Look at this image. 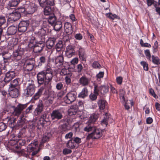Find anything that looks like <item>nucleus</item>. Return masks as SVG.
Instances as JSON below:
<instances>
[{"instance_id":"1","label":"nucleus","mask_w":160,"mask_h":160,"mask_svg":"<svg viewBox=\"0 0 160 160\" xmlns=\"http://www.w3.org/2000/svg\"><path fill=\"white\" fill-rule=\"evenodd\" d=\"M53 71L51 68L48 66L45 69L39 72L37 75L38 82L39 85L43 84L44 83L46 87L51 83L53 77Z\"/></svg>"},{"instance_id":"2","label":"nucleus","mask_w":160,"mask_h":160,"mask_svg":"<svg viewBox=\"0 0 160 160\" xmlns=\"http://www.w3.org/2000/svg\"><path fill=\"white\" fill-rule=\"evenodd\" d=\"M50 118L49 115L47 113H44L41 116L38 121L37 127L40 129L42 128L44 125H47V123H49Z\"/></svg>"},{"instance_id":"3","label":"nucleus","mask_w":160,"mask_h":160,"mask_svg":"<svg viewBox=\"0 0 160 160\" xmlns=\"http://www.w3.org/2000/svg\"><path fill=\"white\" fill-rule=\"evenodd\" d=\"M102 135V130L95 127L92 132L87 136L86 139L87 140H89L91 139H97L101 137Z\"/></svg>"},{"instance_id":"4","label":"nucleus","mask_w":160,"mask_h":160,"mask_svg":"<svg viewBox=\"0 0 160 160\" xmlns=\"http://www.w3.org/2000/svg\"><path fill=\"white\" fill-rule=\"evenodd\" d=\"M77 93L75 92L71 91L68 93L64 98L66 103L69 104L73 102L76 99Z\"/></svg>"},{"instance_id":"5","label":"nucleus","mask_w":160,"mask_h":160,"mask_svg":"<svg viewBox=\"0 0 160 160\" xmlns=\"http://www.w3.org/2000/svg\"><path fill=\"white\" fill-rule=\"evenodd\" d=\"M30 23L29 20H22L18 25V29L19 32H24L27 30Z\"/></svg>"},{"instance_id":"6","label":"nucleus","mask_w":160,"mask_h":160,"mask_svg":"<svg viewBox=\"0 0 160 160\" xmlns=\"http://www.w3.org/2000/svg\"><path fill=\"white\" fill-rule=\"evenodd\" d=\"M71 128V126L69 122L67 120L58 128V132L60 134H64Z\"/></svg>"},{"instance_id":"7","label":"nucleus","mask_w":160,"mask_h":160,"mask_svg":"<svg viewBox=\"0 0 160 160\" xmlns=\"http://www.w3.org/2000/svg\"><path fill=\"white\" fill-rule=\"evenodd\" d=\"M36 87L33 83H28L26 88L24 90V95L27 97H31L33 94Z\"/></svg>"},{"instance_id":"8","label":"nucleus","mask_w":160,"mask_h":160,"mask_svg":"<svg viewBox=\"0 0 160 160\" xmlns=\"http://www.w3.org/2000/svg\"><path fill=\"white\" fill-rule=\"evenodd\" d=\"M109 90L108 86H98L97 85H94V92L97 94H99V93L101 94H104L108 92Z\"/></svg>"},{"instance_id":"9","label":"nucleus","mask_w":160,"mask_h":160,"mask_svg":"<svg viewBox=\"0 0 160 160\" xmlns=\"http://www.w3.org/2000/svg\"><path fill=\"white\" fill-rule=\"evenodd\" d=\"M13 11L11 12L10 11H8V19L9 21L14 22L18 20L21 17L20 14L17 12L15 10H12Z\"/></svg>"},{"instance_id":"10","label":"nucleus","mask_w":160,"mask_h":160,"mask_svg":"<svg viewBox=\"0 0 160 160\" xmlns=\"http://www.w3.org/2000/svg\"><path fill=\"white\" fill-rule=\"evenodd\" d=\"M45 40L44 38L42 39V41L37 43L34 46L33 48V51L35 53L41 52L43 48L45 47L44 42Z\"/></svg>"},{"instance_id":"11","label":"nucleus","mask_w":160,"mask_h":160,"mask_svg":"<svg viewBox=\"0 0 160 160\" xmlns=\"http://www.w3.org/2000/svg\"><path fill=\"white\" fill-rule=\"evenodd\" d=\"M35 63L34 60L32 59L26 61L23 65V68L25 71H32Z\"/></svg>"},{"instance_id":"12","label":"nucleus","mask_w":160,"mask_h":160,"mask_svg":"<svg viewBox=\"0 0 160 160\" xmlns=\"http://www.w3.org/2000/svg\"><path fill=\"white\" fill-rule=\"evenodd\" d=\"M28 104V103L24 104L21 103L19 104L14 108L13 112L14 114L17 116L20 115L23 110L27 107Z\"/></svg>"},{"instance_id":"13","label":"nucleus","mask_w":160,"mask_h":160,"mask_svg":"<svg viewBox=\"0 0 160 160\" xmlns=\"http://www.w3.org/2000/svg\"><path fill=\"white\" fill-rule=\"evenodd\" d=\"M75 51L74 50V46L72 45H69L66 47V56L70 58L75 55Z\"/></svg>"},{"instance_id":"14","label":"nucleus","mask_w":160,"mask_h":160,"mask_svg":"<svg viewBox=\"0 0 160 160\" xmlns=\"http://www.w3.org/2000/svg\"><path fill=\"white\" fill-rule=\"evenodd\" d=\"M58 56L55 57L53 61L57 67L62 66L64 63V57L62 54H58Z\"/></svg>"},{"instance_id":"15","label":"nucleus","mask_w":160,"mask_h":160,"mask_svg":"<svg viewBox=\"0 0 160 160\" xmlns=\"http://www.w3.org/2000/svg\"><path fill=\"white\" fill-rule=\"evenodd\" d=\"M51 117L52 120L57 121L61 119L62 118V115L59 110H55L52 111Z\"/></svg>"},{"instance_id":"16","label":"nucleus","mask_w":160,"mask_h":160,"mask_svg":"<svg viewBox=\"0 0 160 160\" xmlns=\"http://www.w3.org/2000/svg\"><path fill=\"white\" fill-rule=\"evenodd\" d=\"M40 6L42 8L48 6H54L55 4V0H38Z\"/></svg>"},{"instance_id":"17","label":"nucleus","mask_w":160,"mask_h":160,"mask_svg":"<svg viewBox=\"0 0 160 160\" xmlns=\"http://www.w3.org/2000/svg\"><path fill=\"white\" fill-rule=\"evenodd\" d=\"M51 83L48 85L47 87H46V89H45L44 93V95L45 97H47V98H49L54 97V92L53 91H50L52 88Z\"/></svg>"},{"instance_id":"18","label":"nucleus","mask_w":160,"mask_h":160,"mask_svg":"<svg viewBox=\"0 0 160 160\" xmlns=\"http://www.w3.org/2000/svg\"><path fill=\"white\" fill-rule=\"evenodd\" d=\"M64 48V46L62 41L59 40L56 43L55 48L56 49L57 53L58 54H62L63 52V49Z\"/></svg>"},{"instance_id":"19","label":"nucleus","mask_w":160,"mask_h":160,"mask_svg":"<svg viewBox=\"0 0 160 160\" xmlns=\"http://www.w3.org/2000/svg\"><path fill=\"white\" fill-rule=\"evenodd\" d=\"M48 62L47 57L43 56H40L38 60L36 67H41L42 65H46Z\"/></svg>"},{"instance_id":"20","label":"nucleus","mask_w":160,"mask_h":160,"mask_svg":"<svg viewBox=\"0 0 160 160\" xmlns=\"http://www.w3.org/2000/svg\"><path fill=\"white\" fill-rule=\"evenodd\" d=\"M20 0H10L8 4L7 8L8 11L14 10L20 2Z\"/></svg>"},{"instance_id":"21","label":"nucleus","mask_w":160,"mask_h":160,"mask_svg":"<svg viewBox=\"0 0 160 160\" xmlns=\"http://www.w3.org/2000/svg\"><path fill=\"white\" fill-rule=\"evenodd\" d=\"M44 108V105L42 100H39L37 104V107L36 108L34 114L35 116L40 115L43 111Z\"/></svg>"},{"instance_id":"22","label":"nucleus","mask_w":160,"mask_h":160,"mask_svg":"<svg viewBox=\"0 0 160 160\" xmlns=\"http://www.w3.org/2000/svg\"><path fill=\"white\" fill-rule=\"evenodd\" d=\"M16 73L14 71H9L5 74L4 81L6 82H8L15 78Z\"/></svg>"},{"instance_id":"23","label":"nucleus","mask_w":160,"mask_h":160,"mask_svg":"<svg viewBox=\"0 0 160 160\" xmlns=\"http://www.w3.org/2000/svg\"><path fill=\"white\" fill-rule=\"evenodd\" d=\"M57 38L55 37H51L48 38L46 41L47 48L49 49H51L54 46Z\"/></svg>"},{"instance_id":"24","label":"nucleus","mask_w":160,"mask_h":160,"mask_svg":"<svg viewBox=\"0 0 160 160\" xmlns=\"http://www.w3.org/2000/svg\"><path fill=\"white\" fill-rule=\"evenodd\" d=\"M9 90L10 91L9 93L10 96L12 98H16L19 95V90L17 88L10 87Z\"/></svg>"},{"instance_id":"25","label":"nucleus","mask_w":160,"mask_h":160,"mask_svg":"<svg viewBox=\"0 0 160 160\" xmlns=\"http://www.w3.org/2000/svg\"><path fill=\"white\" fill-rule=\"evenodd\" d=\"M18 28L17 26L12 25L9 26L8 28L7 33L8 36L15 35L17 32Z\"/></svg>"},{"instance_id":"26","label":"nucleus","mask_w":160,"mask_h":160,"mask_svg":"<svg viewBox=\"0 0 160 160\" xmlns=\"http://www.w3.org/2000/svg\"><path fill=\"white\" fill-rule=\"evenodd\" d=\"M23 54V49L22 48H18L14 51L12 54L11 56L14 58H17V59H20L21 58V56Z\"/></svg>"},{"instance_id":"27","label":"nucleus","mask_w":160,"mask_h":160,"mask_svg":"<svg viewBox=\"0 0 160 160\" xmlns=\"http://www.w3.org/2000/svg\"><path fill=\"white\" fill-rule=\"evenodd\" d=\"M78 56L79 59L81 61L86 62L87 56L84 49L80 47L78 50Z\"/></svg>"},{"instance_id":"28","label":"nucleus","mask_w":160,"mask_h":160,"mask_svg":"<svg viewBox=\"0 0 160 160\" xmlns=\"http://www.w3.org/2000/svg\"><path fill=\"white\" fill-rule=\"evenodd\" d=\"M44 87L42 86L38 89V92L34 95L32 97V99L34 100L38 99L40 96L44 92Z\"/></svg>"},{"instance_id":"29","label":"nucleus","mask_w":160,"mask_h":160,"mask_svg":"<svg viewBox=\"0 0 160 160\" xmlns=\"http://www.w3.org/2000/svg\"><path fill=\"white\" fill-rule=\"evenodd\" d=\"M18 40L16 38H13L11 39L9 42L8 47L9 49L11 50L14 49L18 46Z\"/></svg>"},{"instance_id":"30","label":"nucleus","mask_w":160,"mask_h":160,"mask_svg":"<svg viewBox=\"0 0 160 160\" xmlns=\"http://www.w3.org/2000/svg\"><path fill=\"white\" fill-rule=\"evenodd\" d=\"M24 118H20L17 122V129H18L19 128H24L26 129L27 128L25 122L24 121Z\"/></svg>"},{"instance_id":"31","label":"nucleus","mask_w":160,"mask_h":160,"mask_svg":"<svg viewBox=\"0 0 160 160\" xmlns=\"http://www.w3.org/2000/svg\"><path fill=\"white\" fill-rule=\"evenodd\" d=\"M26 10L27 14H32L36 10L35 5L32 3L29 4L28 6L25 5Z\"/></svg>"},{"instance_id":"32","label":"nucleus","mask_w":160,"mask_h":160,"mask_svg":"<svg viewBox=\"0 0 160 160\" xmlns=\"http://www.w3.org/2000/svg\"><path fill=\"white\" fill-rule=\"evenodd\" d=\"M147 3L148 7L151 6L152 5H153L155 8V11L157 13L158 12L160 11V8L159 7H157V2L155 1V0H147Z\"/></svg>"},{"instance_id":"33","label":"nucleus","mask_w":160,"mask_h":160,"mask_svg":"<svg viewBox=\"0 0 160 160\" xmlns=\"http://www.w3.org/2000/svg\"><path fill=\"white\" fill-rule=\"evenodd\" d=\"M64 28L66 33L69 34L72 32V27L71 24L69 22H66L64 23Z\"/></svg>"},{"instance_id":"34","label":"nucleus","mask_w":160,"mask_h":160,"mask_svg":"<svg viewBox=\"0 0 160 160\" xmlns=\"http://www.w3.org/2000/svg\"><path fill=\"white\" fill-rule=\"evenodd\" d=\"M99 115L98 113H95L92 114L88 120L89 123H94L98 120L99 118Z\"/></svg>"},{"instance_id":"35","label":"nucleus","mask_w":160,"mask_h":160,"mask_svg":"<svg viewBox=\"0 0 160 160\" xmlns=\"http://www.w3.org/2000/svg\"><path fill=\"white\" fill-rule=\"evenodd\" d=\"M98 104L99 108L101 110H103L105 109V106L108 104V103L105 100L100 99L98 101Z\"/></svg>"},{"instance_id":"36","label":"nucleus","mask_w":160,"mask_h":160,"mask_svg":"<svg viewBox=\"0 0 160 160\" xmlns=\"http://www.w3.org/2000/svg\"><path fill=\"white\" fill-rule=\"evenodd\" d=\"M47 19L48 22L52 26L56 22L57 18L54 14H51L48 16Z\"/></svg>"},{"instance_id":"37","label":"nucleus","mask_w":160,"mask_h":160,"mask_svg":"<svg viewBox=\"0 0 160 160\" xmlns=\"http://www.w3.org/2000/svg\"><path fill=\"white\" fill-rule=\"evenodd\" d=\"M12 138L8 141V145L10 146H13L14 148H15V146L18 144V139L16 136L14 135H12Z\"/></svg>"},{"instance_id":"38","label":"nucleus","mask_w":160,"mask_h":160,"mask_svg":"<svg viewBox=\"0 0 160 160\" xmlns=\"http://www.w3.org/2000/svg\"><path fill=\"white\" fill-rule=\"evenodd\" d=\"M48 31L46 28H44V29L42 28H41L39 29L38 31V35L40 37H41V40L45 38L44 36L46 35V32Z\"/></svg>"},{"instance_id":"39","label":"nucleus","mask_w":160,"mask_h":160,"mask_svg":"<svg viewBox=\"0 0 160 160\" xmlns=\"http://www.w3.org/2000/svg\"><path fill=\"white\" fill-rule=\"evenodd\" d=\"M89 80L88 78L85 76H82L79 79V82L83 86L88 85Z\"/></svg>"},{"instance_id":"40","label":"nucleus","mask_w":160,"mask_h":160,"mask_svg":"<svg viewBox=\"0 0 160 160\" xmlns=\"http://www.w3.org/2000/svg\"><path fill=\"white\" fill-rule=\"evenodd\" d=\"M37 43V40L33 36H31L29 41L28 45V47L30 48H32Z\"/></svg>"},{"instance_id":"41","label":"nucleus","mask_w":160,"mask_h":160,"mask_svg":"<svg viewBox=\"0 0 160 160\" xmlns=\"http://www.w3.org/2000/svg\"><path fill=\"white\" fill-rule=\"evenodd\" d=\"M26 143V141L23 139H18V144L15 146L16 149H20L21 147L24 145Z\"/></svg>"},{"instance_id":"42","label":"nucleus","mask_w":160,"mask_h":160,"mask_svg":"<svg viewBox=\"0 0 160 160\" xmlns=\"http://www.w3.org/2000/svg\"><path fill=\"white\" fill-rule=\"evenodd\" d=\"M88 90L87 88H84L81 92L78 94V97L82 98H84L88 95Z\"/></svg>"},{"instance_id":"43","label":"nucleus","mask_w":160,"mask_h":160,"mask_svg":"<svg viewBox=\"0 0 160 160\" xmlns=\"http://www.w3.org/2000/svg\"><path fill=\"white\" fill-rule=\"evenodd\" d=\"M38 142L37 141H35L31 142L27 147V150H30V152L33 151L36 148V147L38 146Z\"/></svg>"},{"instance_id":"44","label":"nucleus","mask_w":160,"mask_h":160,"mask_svg":"<svg viewBox=\"0 0 160 160\" xmlns=\"http://www.w3.org/2000/svg\"><path fill=\"white\" fill-rule=\"evenodd\" d=\"M109 118V115L108 113H106L103 118L101 121V124L102 126H105L107 127L108 124V120Z\"/></svg>"},{"instance_id":"45","label":"nucleus","mask_w":160,"mask_h":160,"mask_svg":"<svg viewBox=\"0 0 160 160\" xmlns=\"http://www.w3.org/2000/svg\"><path fill=\"white\" fill-rule=\"evenodd\" d=\"M16 118H13L11 119L9 121V126L12 129H17V124L16 122Z\"/></svg>"},{"instance_id":"46","label":"nucleus","mask_w":160,"mask_h":160,"mask_svg":"<svg viewBox=\"0 0 160 160\" xmlns=\"http://www.w3.org/2000/svg\"><path fill=\"white\" fill-rule=\"evenodd\" d=\"M76 145V144L74 142L72 139L69 140L67 143V147L71 149L74 148Z\"/></svg>"},{"instance_id":"47","label":"nucleus","mask_w":160,"mask_h":160,"mask_svg":"<svg viewBox=\"0 0 160 160\" xmlns=\"http://www.w3.org/2000/svg\"><path fill=\"white\" fill-rule=\"evenodd\" d=\"M53 26L56 31H59L62 27V22L61 21H56Z\"/></svg>"},{"instance_id":"48","label":"nucleus","mask_w":160,"mask_h":160,"mask_svg":"<svg viewBox=\"0 0 160 160\" xmlns=\"http://www.w3.org/2000/svg\"><path fill=\"white\" fill-rule=\"evenodd\" d=\"M48 6L45 7H43L44 8V13L45 15L46 16H49L51 15V6Z\"/></svg>"},{"instance_id":"49","label":"nucleus","mask_w":160,"mask_h":160,"mask_svg":"<svg viewBox=\"0 0 160 160\" xmlns=\"http://www.w3.org/2000/svg\"><path fill=\"white\" fill-rule=\"evenodd\" d=\"M17 11L20 14V17L21 15H25L27 14L25 5H24V7L19 8Z\"/></svg>"},{"instance_id":"50","label":"nucleus","mask_w":160,"mask_h":160,"mask_svg":"<svg viewBox=\"0 0 160 160\" xmlns=\"http://www.w3.org/2000/svg\"><path fill=\"white\" fill-rule=\"evenodd\" d=\"M152 62L157 65H160V59L157 56H155L153 55L152 56Z\"/></svg>"},{"instance_id":"51","label":"nucleus","mask_w":160,"mask_h":160,"mask_svg":"<svg viewBox=\"0 0 160 160\" xmlns=\"http://www.w3.org/2000/svg\"><path fill=\"white\" fill-rule=\"evenodd\" d=\"M120 98L122 102H124L125 101V92L123 89H120L119 90Z\"/></svg>"},{"instance_id":"52","label":"nucleus","mask_w":160,"mask_h":160,"mask_svg":"<svg viewBox=\"0 0 160 160\" xmlns=\"http://www.w3.org/2000/svg\"><path fill=\"white\" fill-rule=\"evenodd\" d=\"M26 132V129L22 128L19 131V133L16 136L17 138L18 137L19 138H22L25 136V134Z\"/></svg>"},{"instance_id":"53","label":"nucleus","mask_w":160,"mask_h":160,"mask_svg":"<svg viewBox=\"0 0 160 160\" xmlns=\"http://www.w3.org/2000/svg\"><path fill=\"white\" fill-rule=\"evenodd\" d=\"M95 127L92 124L90 123V124H88L87 126L84 128V130L87 132L92 131Z\"/></svg>"},{"instance_id":"54","label":"nucleus","mask_w":160,"mask_h":160,"mask_svg":"<svg viewBox=\"0 0 160 160\" xmlns=\"http://www.w3.org/2000/svg\"><path fill=\"white\" fill-rule=\"evenodd\" d=\"M74 106L71 107L68 110V114L69 116H72L76 114L77 113V110L76 109H74L73 108Z\"/></svg>"},{"instance_id":"55","label":"nucleus","mask_w":160,"mask_h":160,"mask_svg":"<svg viewBox=\"0 0 160 160\" xmlns=\"http://www.w3.org/2000/svg\"><path fill=\"white\" fill-rule=\"evenodd\" d=\"M67 87H64L63 89L61 90V91L58 93V96L59 97L61 98L67 92Z\"/></svg>"},{"instance_id":"56","label":"nucleus","mask_w":160,"mask_h":160,"mask_svg":"<svg viewBox=\"0 0 160 160\" xmlns=\"http://www.w3.org/2000/svg\"><path fill=\"white\" fill-rule=\"evenodd\" d=\"M60 75L62 76L71 75V73L69 70L66 68H63L62 69L60 72Z\"/></svg>"},{"instance_id":"57","label":"nucleus","mask_w":160,"mask_h":160,"mask_svg":"<svg viewBox=\"0 0 160 160\" xmlns=\"http://www.w3.org/2000/svg\"><path fill=\"white\" fill-rule=\"evenodd\" d=\"M106 16L110 19L114 20L115 18L119 19V17L115 14H112L111 13H107Z\"/></svg>"},{"instance_id":"58","label":"nucleus","mask_w":160,"mask_h":160,"mask_svg":"<svg viewBox=\"0 0 160 160\" xmlns=\"http://www.w3.org/2000/svg\"><path fill=\"white\" fill-rule=\"evenodd\" d=\"M18 85V79H15L11 82L10 87H12V88H15V87Z\"/></svg>"},{"instance_id":"59","label":"nucleus","mask_w":160,"mask_h":160,"mask_svg":"<svg viewBox=\"0 0 160 160\" xmlns=\"http://www.w3.org/2000/svg\"><path fill=\"white\" fill-rule=\"evenodd\" d=\"M140 43L141 46L142 47H147V48H151V45L147 42L144 43L143 40L141 39L140 40Z\"/></svg>"},{"instance_id":"60","label":"nucleus","mask_w":160,"mask_h":160,"mask_svg":"<svg viewBox=\"0 0 160 160\" xmlns=\"http://www.w3.org/2000/svg\"><path fill=\"white\" fill-rule=\"evenodd\" d=\"M140 64L143 66L144 70L147 71L148 70V64L147 63L144 61H142L140 62Z\"/></svg>"},{"instance_id":"61","label":"nucleus","mask_w":160,"mask_h":160,"mask_svg":"<svg viewBox=\"0 0 160 160\" xmlns=\"http://www.w3.org/2000/svg\"><path fill=\"white\" fill-rule=\"evenodd\" d=\"M158 42L157 41H156L154 43V46L152 47L153 53H156L158 51Z\"/></svg>"},{"instance_id":"62","label":"nucleus","mask_w":160,"mask_h":160,"mask_svg":"<svg viewBox=\"0 0 160 160\" xmlns=\"http://www.w3.org/2000/svg\"><path fill=\"white\" fill-rule=\"evenodd\" d=\"M6 22V19L5 17L0 16V27L4 25Z\"/></svg>"},{"instance_id":"63","label":"nucleus","mask_w":160,"mask_h":160,"mask_svg":"<svg viewBox=\"0 0 160 160\" xmlns=\"http://www.w3.org/2000/svg\"><path fill=\"white\" fill-rule=\"evenodd\" d=\"M56 87V88L58 90H62L64 88L63 83L62 82L57 83Z\"/></svg>"},{"instance_id":"64","label":"nucleus","mask_w":160,"mask_h":160,"mask_svg":"<svg viewBox=\"0 0 160 160\" xmlns=\"http://www.w3.org/2000/svg\"><path fill=\"white\" fill-rule=\"evenodd\" d=\"M104 72H100L96 75V78L97 80L98 81H100L101 80V78H102L103 77L104 75Z\"/></svg>"}]
</instances>
